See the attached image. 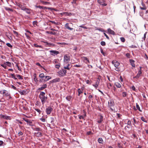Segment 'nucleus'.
<instances>
[{
	"label": "nucleus",
	"instance_id": "bb28decb",
	"mask_svg": "<svg viewBox=\"0 0 148 148\" xmlns=\"http://www.w3.org/2000/svg\"><path fill=\"white\" fill-rule=\"evenodd\" d=\"M98 141L99 143H103V141L102 138H99Z\"/></svg>",
	"mask_w": 148,
	"mask_h": 148
},
{
	"label": "nucleus",
	"instance_id": "dca6fc26",
	"mask_svg": "<svg viewBox=\"0 0 148 148\" xmlns=\"http://www.w3.org/2000/svg\"><path fill=\"white\" fill-rule=\"evenodd\" d=\"M31 10L30 9L27 8H25V9H24V11H25L28 14H30L31 13Z\"/></svg>",
	"mask_w": 148,
	"mask_h": 148
},
{
	"label": "nucleus",
	"instance_id": "37998d69",
	"mask_svg": "<svg viewBox=\"0 0 148 148\" xmlns=\"http://www.w3.org/2000/svg\"><path fill=\"white\" fill-rule=\"evenodd\" d=\"M141 120L143 122L147 123V121L143 117H142L141 118Z\"/></svg>",
	"mask_w": 148,
	"mask_h": 148
},
{
	"label": "nucleus",
	"instance_id": "a19ab883",
	"mask_svg": "<svg viewBox=\"0 0 148 148\" xmlns=\"http://www.w3.org/2000/svg\"><path fill=\"white\" fill-rule=\"evenodd\" d=\"M50 120H51V124H53L54 122V118L53 117H51L50 118Z\"/></svg>",
	"mask_w": 148,
	"mask_h": 148
},
{
	"label": "nucleus",
	"instance_id": "69168bd1",
	"mask_svg": "<svg viewBox=\"0 0 148 148\" xmlns=\"http://www.w3.org/2000/svg\"><path fill=\"white\" fill-rule=\"evenodd\" d=\"M23 133L21 132H20L18 133V136H20L23 135Z\"/></svg>",
	"mask_w": 148,
	"mask_h": 148
},
{
	"label": "nucleus",
	"instance_id": "2eb2a0df",
	"mask_svg": "<svg viewBox=\"0 0 148 148\" xmlns=\"http://www.w3.org/2000/svg\"><path fill=\"white\" fill-rule=\"evenodd\" d=\"M65 27L67 29H68L71 30H73V28H71L69 26L68 23H66L65 25Z\"/></svg>",
	"mask_w": 148,
	"mask_h": 148
},
{
	"label": "nucleus",
	"instance_id": "cd10ccee",
	"mask_svg": "<svg viewBox=\"0 0 148 148\" xmlns=\"http://www.w3.org/2000/svg\"><path fill=\"white\" fill-rule=\"evenodd\" d=\"M120 64L118 62H116L114 64V65L115 67L117 68L119 65Z\"/></svg>",
	"mask_w": 148,
	"mask_h": 148
},
{
	"label": "nucleus",
	"instance_id": "20e7f679",
	"mask_svg": "<svg viewBox=\"0 0 148 148\" xmlns=\"http://www.w3.org/2000/svg\"><path fill=\"white\" fill-rule=\"evenodd\" d=\"M64 69H67L68 70H70V69L72 67V65H71V64L68 62L67 64H66V63H64Z\"/></svg>",
	"mask_w": 148,
	"mask_h": 148
},
{
	"label": "nucleus",
	"instance_id": "338daca9",
	"mask_svg": "<svg viewBox=\"0 0 148 148\" xmlns=\"http://www.w3.org/2000/svg\"><path fill=\"white\" fill-rule=\"evenodd\" d=\"M79 118L80 119H84V117L83 116L81 115L79 116Z\"/></svg>",
	"mask_w": 148,
	"mask_h": 148
},
{
	"label": "nucleus",
	"instance_id": "9b49d317",
	"mask_svg": "<svg viewBox=\"0 0 148 148\" xmlns=\"http://www.w3.org/2000/svg\"><path fill=\"white\" fill-rule=\"evenodd\" d=\"M44 78L42 79L45 82L47 81L51 78V77L50 76H45Z\"/></svg>",
	"mask_w": 148,
	"mask_h": 148
},
{
	"label": "nucleus",
	"instance_id": "6e6552de",
	"mask_svg": "<svg viewBox=\"0 0 148 148\" xmlns=\"http://www.w3.org/2000/svg\"><path fill=\"white\" fill-rule=\"evenodd\" d=\"M1 118L4 119H5L7 120H10V116H7L6 115H0Z\"/></svg>",
	"mask_w": 148,
	"mask_h": 148
},
{
	"label": "nucleus",
	"instance_id": "c85d7f7f",
	"mask_svg": "<svg viewBox=\"0 0 148 148\" xmlns=\"http://www.w3.org/2000/svg\"><path fill=\"white\" fill-rule=\"evenodd\" d=\"M44 8L45 9H48L49 10H55V9H54L53 8H47V7H44L43 9Z\"/></svg>",
	"mask_w": 148,
	"mask_h": 148
},
{
	"label": "nucleus",
	"instance_id": "09e8293b",
	"mask_svg": "<svg viewBox=\"0 0 148 148\" xmlns=\"http://www.w3.org/2000/svg\"><path fill=\"white\" fill-rule=\"evenodd\" d=\"M6 45L8 47L12 48V46L10 44V43H8L6 44Z\"/></svg>",
	"mask_w": 148,
	"mask_h": 148
},
{
	"label": "nucleus",
	"instance_id": "f257e3e1",
	"mask_svg": "<svg viewBox=\"0 0 148 148\" xmlns=\"http://www.w3.org/2000/svg\"><path fill=\"white\" fill-rule=\"evenodd\" d=\"M45 93L43 92H41L39 95V98L41 100L42 104H44L47 99V97H45Z\"/></svg>",
	"mask_w": 148,
	"mask_h": 148
},
{
	"label": "nucleus",
	"instance_id": "4c0bfd02",
	"mask_svg": "<svg viewBox=\"0 0 148 148\" xmlns=\"http://www.w3.org/2000/svg\"><path fill=\"white\" fill-rule=\"evenodd\" d=\"M78 95L79 96L80 95V94L82 93L83 92L82 91L80 90V89L79 88L78 89Z\"/></svg>",
	"mask_w": 148,
	"mask_h": 148
},
{
	"label": "nucleus",
	"instance_id": "5fc2aeb1",
	"mask_svg": "<svg viewBox=\"0 0 148 148\" xmlns=\"http://www.w3.org/2000/svg\"><path fill=\"white\" fill-rule=\"evenodd\" d=\"M101 52V53L104 56H105V53L103 52L102 49L101 48L100 49Z\"/></svg>",
	"mask_w": 148,
	"mask_h": 148
},
{
	"label": "nucleus",
	"instance_id": "b1692460",
	"mask_svg": "<svg viewBox=\"0 0 148 148\" xmlns=\"http://www.w3.org/2000/svg\"><path fill=\"white\" fill-rule=\"evenodd\" d=\"M19 7L21 9L23 10H24L26 8L24 5H23L22 4H21L20 5Z\"/></svg>",
	"mask_w": 148,
	"mask_h": 148
},
{
	"label": "nucleus",
	"instance_id": "412c9836",
	"mask_svg": "<svg viewBox=\"0 0 148 148\" xmlns=\"http://www.w3.org/2000/svg\"><path fill=\"white\" fill-rule=\"evenodd\" d=\"M19 93L21 95H25L26 94V91L25 90H21L19 92Z\"/></svg>",
	"mask_w": 148,
	"mask_h": 148
},
{
	"label": "nucleus",
	"instance_id": "393cba45",
	"mask_svg": "<svg viewBox=\"0 0 148 148\" xmlns=\"http://www.w3.org/2000/svg\"><path fill=\"white\" fill-rule=\"evenodd\" d=\"M63 14H64L66 15V16H71L72 15V13L71 12H64L62 13Z\"/></svg>",
	"mask_w": 148,
	"mask_h": 148
},
{
	"label": "nucleus",
	"instance_id": "aec40b11",
	"mask_svg": "<svg viewBox=\"0 0 148 148\" xmlns=\"http://www.w3.org/2000/svg\"><path fill=\"white\" fill-rule=\"evenodd\" d=\"M115 86L117 88H120L121 87V84L119 82H116L115 83Z\"/></svg>",
	"mask_w": 148,
	"mask_h": 148
},
{
	"label": "nucleus",
	"instance_id": "c03bdc74",
	"mask_svg": "<svg viewBox=\"0 0 148 148\" xmlns=\"http://www.w3.org/2000/svg\"><path fill=\"white\" fill-rule=\"evenodd\" d=\"M40 2L44 4H46L49 3V2H45L42 1H40Z\"/></svg>",
	"mask_w": 148,
	"mask_h": 148
},
{
	"label": "nucleus",
	"instance_id": "13d9d810",
	"mask_svg": "<svg viewBox=\"0 0 148 148\" xmlns=\"http://www.w3.org/2000/svg\"><path fill=\"white\" fill-rule=\"evenodd\" d=\"M130 55L129 53H127L126 54V56L128 58H130Z\"/></svg>",
	"mask_w": 148,
	"mask_h": 148
},
{
	"label": "nucleus",
	"instance_id": "ea45409f",
	"mask_svg": "<svg viewBox=\"0 0 148 148\" xmlns=\"http://www.w3.org/2000/svg\"><path fill=\"white\" fill-rule=\"evenodd\" d=\"M142 68V67L141 66L140 67V69H139L138 72V73L140 75H141L142 73L141 71V69Z\"/></svg>",
	"mask_w": 148,
	"mask_h": 148
},
{
	"label": "nucleus",
	"instance_id": "1a4fd4ad",
	"mask_svg": "<svg viewBox=\"0 0 148 148\" xmlns=\"http://www.w3.org/2000/svg\"><path fill=\"white\" fill-rule=\"evenodd\" d=\"M141 4L143 7H140V9L142 10H146V7L145 6V4L144 3L143 1L141 2Z\"/></svg>",
	"mask_w": 148,
	"mask_h": 148
},
{
	"label": "nucleus",
	"instance_id": "c9c22d12",
	"mask_svg": "<svg viewBox=\"0 0 148 148\" xmlns=\"http://www.w3.org/2000/svg\"><path fill=\"white\" fill-rule=\"evenodd\" d=\"M71 97L70 96H68L66 97V99L68 101H70Z\"/></svg>",
	"mask_w": 148,
	"mask_h": 148
},
{
	"label": "nucleus",
	"instance_id": "f8f14e48",
	"mask_svg": "<svg viewBox=\"0 0 148 148\" xmlns=\"http://www.w3.org/2000/svg\"><path fill=\"white\" fill-rule=\"evenodd\" d=\"M60 81V79L59 78H57L54 79H53L51 81L52 83H56L57 82H59Z\"/></svg>",
	"mask_w": 148,
	"mask_h": 148
},
{
	"label": "nucleus",
	"instance_id": "9d476101",
	"mask_svg": "<svg viewBox=\"0 0 148 148\" xmlns=\"http://www.w3.org/2000/svg\"><path fill=\"white\" fill-rule=\"evenodd\" d=\"M108 32L110 34L113 35L115 34V32L113 30H112L110 28H109L108 29Z\"/></svg>",
	"mask_w": 148,
	"mask_h": 148
},
{
	"label": "nucleus",
	"instance_id": "58836bf2",
	"mask_svg": "<svg viewBox=\"0 0 148 148\" xmlns=\"http://www.w3.org/2000/svg\"><path fill=\"white\" fill-rule=\"evenodd\" d=\"M36 135L38 136H42V133L41 132H37L36 133Z\"/></svg>",
	"mask_w": 148,
	"mask_h": 148
},
{
	"label": "nucleus",
	"instance_id": "423d86ee",
	"mask_svg": "<svg viewBox=\"0 0 148 148\" xmlns=\"http://www.w3.org/2000/svg\"><path fill=\"white\" fill-rule=\"evenodd\" d=\"M70 59V57L68 56L67 55H65L64 57V63H66V64H67L69 61Z\"/></svg>",
	"mask_w": 148,
	"mask_h": 148
},
{
	"label": "nucleus",
	"instance_id": "774afa93",
	"mask_svg": "<svg viewBox=\"0 0 148 148\" xmlns=\"http://www.w3.org/2000/svg\"><path fill=\"white\" fill-rule=\"evenodd\" d=\"M118 148H123L120 144L119 143H118Z\"/></svg>",
	"mask_w": 148,
	"mask_h": 148
},
{
	"label": "nucleus",
	"instance_id": "0e129e2a",
	"mask_svg": "<svg viewBox=\"0 0 148 148\" xmlns=\"http://www.w3.org/2000/svg\"><path fill=\"white\" fill-rule=\"evenodd\" d=\"M87 134L88 135H90L92 134V132L90 131H89L87 132Z\"/></svg>",
	"mask_w": 148,
	"mask_h": 148
},
{
	"label": "nucleus",
	"instance_id": "a211bd4d",
	"mask_svg": "<svg viewBox=\"0 0 148 148\" xmlns=\"http://www.w3.org/2000/svg\"><path fill=\"white\" fill-rule=\"evenodd\" d=\"M103 116L101 115H100L99 119V120H98L97 121V122L98 123H101V122L102 121H103Z\"/></svg>",
	"mask_w": 148,
	"mask_h": 148
},
{
	"label": "nucleus",
	"instance_id": "5701e85b",
	"mask_svg": "<svg viewBox=\"0 0 148 148\" xmlns=\"http://www.w3.org/2000/svg\"><path fill=\"white\" fill-rule=\"evenodd\" d=\"M34 130L37 131H42V130L39 127H36L34 128Z\"/></svg>",
	"mask_w": 148,
	"mask_h": 148
},
{
	"label": "nucleus",
	"instance_id": "a878e982",
	"mask_svg": "<svg viewBox=\"0 0 148 148\" xmlns=\"http://www.w3.org/2000/svg\"><path fill=\"white\" fill-rule=\"evenodd\" d=\"M98 2L99 4L101 5L102 3H105V1L104 0H98Z\"/></svg>",
	"mask_w": 148,
	"mask_h": 148
},
{
	"label": "nucleus",
	"instance_id": "2f4dec72",
	"mask_svg": "<svg viewBox=\"0 0 148 148\" xmlns=\"http://www.w3.org/2000/svg\"><path fill=\"white\" fill-rule=\"evenodd\" d=\"M33 45L35 47L42 48V46L38 45L36 44H34Z\"/></svg>",
	"mask_w": 148,
	"mask_h": 148
},
{
	"label": "nucleus",
	"instance_id": "72a5a7b5",
	"mask_svg": "<svg viewBox=\"0 0 148 148\" xmlns=\"http://www.w3.org/2000/svg\"><path fill=\"white\" fill-rule=\"evenodd\" d=\"M140 74L138 73L137 74V75L135 76V77H133V78H136V79H137L138 78H139L140 77Z\"/></svg>",
	"mask_w": 148,
	"mask_h": 148
},
{
	"label": "nucleus",
	"instance_id": "680f3d73",
	"mask_svg": "<svg viewBox=\"0 0 148 148\" xmlns=\"http://www.w3.org/2000/svg\"><path fill=\"white\" fill-rule=\"evenodd\" d=\"M14 34H15V35L16 36H17L18 35V33L17 32H16V31H13Z\"/></svg>",
	"mask_w": 148,
	"mask_h": 148
},
{
	"label": "nucleus",
	"instance_id": "864d4df0",
	"mask_svg": "<svg viewBox=\"0 0 148 148\" xmlns=\"http://www.w3.org/2000/svg\"><path fill=\"white\" fill-rule=\"evenodd\" d=\"M120 39H121V41L122 42H124L125 41V38L123 37H121V38H120Z\"/></svg>",
	"mask_w": 148,
	"mask_h": 148
},
{
	"label": "nucleus",
	"instance_id": "f3484780",
	"mask_svg": "<svg viewBox=\"0 0 148 148\" xmlns=\"http://www.w3.org/2000/svg\"><path fill=\"white\" fill-rule=\"evenodd\" d=\"M99 84V82L97 81L95 83V84H93L92 85L96 89L97 88Z\"/></svg>",
	"mask_w": 148,
	"mask_h": 148
},
{
	"label": "nucleus",
	"instance_id": "bf43d9fd",
	"mask_svg": "<svg viewBox=\"0 0 148 148\" xmlns=\"http://www.w3.org/2000/svg\"><path fill=\"white\" fill-rule=\"evenodd\" d=\"M28 124H29V125L30 126H33V125L32 124V121H29V122L28 123H27Z\"/></svg>",
	"mask_w": 148,
	"mask_h": 148
},
{
	"label": "nucleus",
	"instance_id": "603ef678",
	"mask_svg": "<svg viewBox=\"0 0 148 148\" xmlns=\"http://www.w3.org/2000/svg\"><path fill=\"white\" fill-rule=\"evenodd\" d=\"M35 7L36 8H40V9H43V8H44V7H43V6H40V5H39V6H37V5H36L35 6Z\"/></svg>",
	"mask_w": 148,
	"mask_h": 148
},
{
	"label": "nucleus",
	"instance_id": "7c9ffc66",
	"mask_svg": "<svg viewBox=\"0 0 148 148\" xmlns=\"http://www.w3.org/2000/svg\"><path fill=\"white\" fill-rule=\"evenodd\" d=\"M45 76H44V74L43 73H41L39 75V77L40 78H42L43 79H44Z\"/></svg>",
	"mask_w": 148,
	"mask_h": 148
},
{
	"label": "nucleus",
	"instance_id": "7ed1b4c3",
	"mask_svg": "<svg viewBox=\"0 0 148 148\" xmlns=\"http://www.w3.org/2000/svg\"><path fill=\"white\" fill-rule=\"evenodd\" d=\"M114 105V100L111 99L108 102V107H109L112 111H113V109L111 108L113 107Z\"/></svg>",
	"mask_w": 148,
	"mask_h": 148
},
{
	"label": "nucleus",
	"instance_id": "4468645a",
	"mask_svg": "<svg viewBox=\"0 0 148 148\" xmlns=\"http://www.w3.org/2000/svg\"><path fill=\"white\" fill-rule=\"evenodd\" d=\"M130 62L132 67H135L134 61L133 60H130Z\"/></svg>",
	"mask_w": 148,
	"mask_h": 148
},
{
	"label": "nucleus",
	"instance_id": "052dcab7",
	"mask_svg": "<svg viewBox=\"0 0 148 148\" xmlns=\"http://www.w3.org/2000/svg\"><path fill=\"white\" fill-rule=\"evenodd\" d=\"M127 124L128 125H131V122L130 120L128 121Z\"/></svg>",
	"mask_w": 148,
	"mask_h": 148
},
{
	"label": "nucleus",
	"instance_id": "6e6d98bb",
	"mask_svg": "<svg viewBox=\"0 0 148 148\" xmlns=\"http://www.w3.org/2000/svg\"><path fill=\"white\" fill-rule=\"evenodd\" d=\"M74 67H81V65H78L77 64H76L74 65Z\"/></svg>",
	"mask_w": 148,
	"mask_h": 148
},
{
	"label": "nucleus",
	"instance_id": "79ce46f5",
	"mask_svg": "<svg viewBox=\"0 0 148 148\" xmlns=\"http://www.w3.org/2000/svg\"><path fill=\"white\" fill-rule=\"evenodd\" d=\"M136 107L138 110L140 112H142V111L140 110V108L137 103L136 104Z\"/></svg>",
	"mask_w": 148,
	"mask_h": 148
},
{
	"label": "nucleus",
	"instance_id": "473e14b6",
	"mask_svg": "<svg viewBox=\"0 0 148 148\" xmlns=\"http://www.w3.org/2000/svg\"><path fill=\"white\" fill-rule=\"evenodd\" d=\"M5 9L6 10L10 11H12V12L13 11V10L12 9L10 8H8V7H5Z\"/></svg>",
	"mask_w": 148,
	"mask_h": 148
},
{
	"label": "nucleus",
	"instance_id": "49530a36",
	"mask_svg": "<svg viewBox=\"0 0 148 148\" xmlns=\"http://www.w3.org/2000/svg\"><path fill=\"white\" fill-rule=\"evenodd\" d=\"M23 119L24 121L27 122V123H28L29 121V119H26L25 118H23Z\"/></svg>",
	"mask_w": 148,
	"mask_h": 148
},
{
	"label": "nucleus",
	"instance_id": "6ab92c4d",
	"mask_svg": "<svg viewBox=\"0 0 148 148\" xmlns=\"http://www.w3.org/2000/svg\"><path fill=\"white\" fill-rule=\"evenodd\" d=\"M44 42L46 43V45H48V46H55V45L54 44L51 43H49L47 42Z\"/></svg>",
	"mask_w": 148,
	"mask_h": 148
},
{
	"label": "nucleus",
	"instance_id": "e2e57ef3",
	"mask_svg": "<svg viewBox=\"0 0 148 148\" xmlns=\"http://www.w3.org/2000/svg\"><path fill=\"white\" fill-rule=\"evenodd\" d=\"M18 77V79H23V76L21 75H20L19 76V77Z\"/></svg>",
	"mask_w": 148,
	"mask_h": 148
},
{
	"label": "nucleus",
	"instance_id": "de8ad7c7",
	"mask_svg": "<svg viewBox=\"0 0 148 148\" xmlns=\"http://www.w3.org/2000/svg\"><path fill=\"white\" fill-rule=\"evenodd\" d=\"M35 110H36V111L38 112L39 114H41V111H40V110H39L38 109L36 108L35 109Z\"/></svg>",
	"mask_w": 148,
	"mask_h": 148
},
{
	"label": "nucleus",
	"instance_id": "ddd939ff",
	"mask_svg": "<svg viewBox=\"0 0 148 148\" xmlns=\"http://www.w3.org/2000/svg\"><path fill=\"white\" fill-rule=\"evenodd\" d=\"M3 94H4L5 96H8L10 95L9 93L8 92V91L5 90H3Z\"/></svg>",
	"mask_w": 148,
	"mask_h": 148
},
{
	"label": "nucleus",
	"instance_id": "0eeeda50",
	"mask_svg": "<svg viewBox=\"0 0 148 148\" xmlns=\"http://www.w3.org/2000/svg\"><path fill=\"white\" fill-rule=\"evenodd\" d=\"M50 52L51 53V55L53 56H54L55 55H57L59 53L58 51L55 50H51Z\"/></svg>",
	"mask_w": 148,
	"mask_h": 148
},
{
	"label": "nucleus",
	"instance_id": "e433bc0d",
	"mask_svg": "<svg viewBox=\"0 0 148 148\" xmlns=\"http://www.w3.org/2000/svg\"><path fill=\"white\" fill-rule=\"evenodd\" d=\"M1 66L3 67L4 69H6L7 67V66L6 65V63L5 62L3 64H1Z\"/></svg>",
	"mask_w": 148,
	"mask_h": 148
},
{
	"label": "nucleus",
	"instance_id": "3c124183",
	"mask_svg": "<svg viewBox=\"0 0 148 148\" xmlns=\"http://www.w3.org/2000/svg\"><path fill=\"white\" fill-rule=\"evenodd\" d=\"M49 22L51 23H52L54 24L55 25H57L58 24V23L57 22H56L54 21H50Z\"/></svg>",
	"mask_w": 148,
	"mask_h": 148
},
{
	"label": "nucleus",
	"instance_id": "f03ea898",
	"mask_svg": "<svg viewBox=\"0 0 148 148\" xmlns=\"http://www.w3.org/2000/svg\"><path fill=\"white\" fill-rule=\"evenodd\" d=\"M66 70L64 69H62L58 72V75L60 77L64 76L66 75Z\"/></svg>",
	"mask_w": 148,
	"mask_h": 148
},
{
	"label": "nucleus",
	"instance_id": "c756f323",
	"mask_svg": "<svg viewBox=\"0 0 148 148\" xmlns=\"http://www.w3.org/2000/svg\"><path fill=\"white\" fill-rule=\"evenodd\" d=\"M6 63V65H7L9 67H11V62H5Z\"/></svg>",
	"mask_w": 148,
	"mask_h": 148
},
{
	"label": "nucleus",
	"instance_id": "8fccbe9b",
	"mask_svg": "<svg viewBox=\"0 0 148 148\" xmlns=\"http://www.w3.org/2000/svg\"><path fill=\"white\" fill-rule=\"evenodd\" d=\"M101 45L104 46L106 45V43L104 41H102L101 42Z\"/></svg>",
	"mask_w": 148,
	"mask_h": 148
},
{
	"label": "nucleus",
	"instance_id": "f704fd0d",
	"mask_svg": "<svg viewBox=\"0 0 148 148\" xmlns=\"http://www.w3.org/2000/svg\"><path fill=\"white\" fill-rule=\"evenodd\" d=\"M55 67L56 69H59L60 67V64L59 63L58 64L55 65Z\"/></svg>",
	"mask_w": 148,
	"mask_h": 148
},
{
	"label": "nucleus",
	"instance_id": "39448f33",
	"mask_svg": "<svg viewBox=\"0 0 148 148\" xmlns=\"http://www.w3.org/2000/svg\"><path fill=\"white\" fill-rule=\"evenodd\" d=\"M53 109L51 107L49 106L46 109L45 111L47 115L50 114L52 111Z\"/></svg>",
	"mask_w": 148,
	"mask_h": 148
},
{
	"label": "nucleus",
	"instance_id": "4d7b16f0",
	"mask_svg": "<svg viewBox=\"0 0 148 148\" xmlns=\"http://www.w3.org/2000/svg\"><path fill=\"white\" fill-rule=\"evenodd\" d=\"M47 84H45L43 85L42 86V87L44 89L45 88H46L47 87Z\"/></svg>",
	"mask_w": 148,
	"mask_h": 148
},
{
	"label": "nucleus",
	"instance_id": "a18cd8bd",
	"mask_svg": "<svg viewBox=\"0 0 148 148\" xmlns=\"http://www.w3.org/2000/svg\"><path fill=\"white\" fill-rule=\"evenodd\" d=\"M127 95V93L125 92H122V96L124 97L126 96Z\"/></svg>",
	"mask_w": 148,
	"mask_h": 148
},
{
	"label": "nucleus",
	"instance_id": "4be33fe9",
	"mask_svg": "<svg viewBox=\"0 0 148 148\" xmlns=\"http://www.w3.org/2000/svg\"><path fill=\"white\" fill-rule=\"evenodd\" d=\"M34 77V80L36 82H37L38 81L37 78H36V73H34L33 75Z\"/></svg>",
	"mask_w": 148,
	"mask_h": 148
}]
</instances>
